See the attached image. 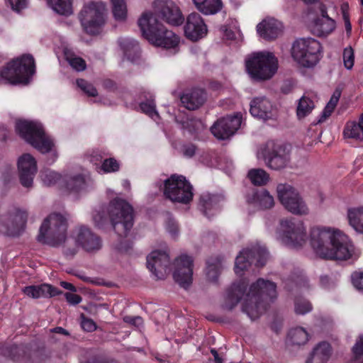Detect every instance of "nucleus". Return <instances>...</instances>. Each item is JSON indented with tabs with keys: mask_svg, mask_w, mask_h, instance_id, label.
Wrapping results in <instances>:
<instances>
[{
	"mask_svg": "<svg viewBox=\"0 0 363 363\" xmlns=\"http://www.w3.org/2000/svg\"><path fill=\"white\" fill-rule=\"evenodd\" d=\"M222 270V264L218 259H209L207 262L206 277L210 281L216 282Z\"/></svg>",
	"mask_w": 363,
	"mask_h": 363,
	"instance_id": "ea45409f",
	"label": "nucleus"
},
{
	"mask_svg": "<svg viewBox=\"0 0 363 363\" xmlns=\"http://www.w3.org/2000/svg\"><path fill=\"white\" fill-rule=\"evenodd\" d=\"M123 321L126 323L139 326L143 324V318L140 316L125 315L123 317Z\"/></svg>",
	"mask_w": 363,
	"mask_h": 363,
	"instance_id": "13d9d810",
	"label": "nucleus"
},
{
	"mask_svg": "<svg viewBox=\"0 0 363 363\" xmlns=\"http://www.w3.org/2000/svg\"><path fill=\"white\" fill-rule=\"evenodd\" d=\"M173 273L174 281L182 288L188 289L193 281V259L187 255H182L174 262Z\"/></svg>",
	"mask_w": 363,
	"mask_h": 363,
	"instance_id": "f3484780",
	"label": "nucleus"
},
{
	"mask_svg": "<svg viewBox=\"0 0 363 363\" xmlns=\"http://www.w3.org/2000/svg\"><path fill=\"white\" fill-rule=\"evenodd\" d=\"M207 33V28L200 14L191 13L186 18L184 26L186 37L191 40L196 41L204 37Z\"/></svg>",
	"mask_w": 363,
	"mask_h": 363,
	"instance_id": "4be33fe9",
	"label": "nucleus"
},
{
	"mask_svg": "<svg viewBox=\"0 0 363 363\" xmlns=\"http://www.w3.org/2000/svg\"><path fill=\"white\" fill-rule=\"evenodd\" d=\"M277 68V59L269 52H253L245 59L246 71L255 81L260 82L271 79Z\"/></svg>",
	"mask_w": 363,
	"mask_h": 363,
	"instance_id": "423d86ee",
	"label": "nucleus"
},
{
	"mask_svg": "<svg viewBox=\"0 0 363 363\" xmlns=\"http://www.w3.org/2000/svg\"><path fill=\"white\" fill-rule=\"evenodd\" d=\"M340 95L341 92L339 90H335L326 106L333 109H335Z\"/></svg>",
	"mask_w": 363,
	"mask_h": 363,
	"instance_id": "680f3d73",
	"label": "nucleus"
},
{
	"mask_svg": "<svg viewBox=\"0 0 363 363\" xmlns=\"http://www.w3.org/2000/svg\"><path fill=\"white\" fill-rule=\"evenodd\" d=\"M284 242L291 247H302L306 242V230L302 221L286 218L280 221Z\"/></svg>",
	"mask_w": 363,
	"mask_h": 363,
	"instance_id": "4468645a",
	"label": "nucleus"
},
{
	"mask_svg": "<svg viewBox=\"0 0 363 363\" xmlns=\"http://www.w3.org/2000/svg\"><path fill=\"white\" fill-rule=\"evenodd\" d=\"M16 130L28 143L43 154L51 152L50 164L53 163L58 157L53 140L45 133L40 123L26 120H18L16 122Z\"/></svg>",
	"mask_w": 363,
	"mask_h": 363,
	"instance_id": "39448f33",
	"label": "nucleus"
},
{
	"mask_svg": "<svg viewBox=\"0 0 363 363\" xmlns=\"http://www.w3.org/2000/svg\"><path fill=\"white\" fill-rule=\"evenodd\" d=\"M19 180L21 184L30 189L33 184V179L37 172V164L35 158L30 154H24L18 162Z\"/></svg>",
	"mask_w": 363,
	"mask_h": 363,
	"instance_id": "412c9836",
	"label": "nucleus"
},
{
	"mask_svg": "<svg viewBox=\"0 0 363 363\" xmlns=\"http://www.w3.org/2000/svg\"><path fill=\"white\" fill-rule=\"evenodd\" d=\"M289 335L294 345H304L308 340V334L307 331L301 327H298L291 330Z\"/></svg>",
	"mask_w": 363,
	"mask_h": 363,
	"instance_id": "a19ab883",
	"label": "nucleus"
},
{
	"mask_svg": "<svg viewBox=\"0 0 363 363\" xmlns=\"http://www.w3.org/2000/svg\"><path fill=\"white\" fill-rule=\"evenodd\" d=\"M48 2L60 15L69 16L73 13L72 0H48Z\"/></svg>",
	"mask_w": 363,
	"mask_h": 363,
	"instance_id": "e433bc0d",
	"label": "nucleus"
},
{
	"mask_svg": "<svg viewBox=\"0 0 363 363\" xmlns=\"http://www.w3.org/2000/svg\"><path fill=\"white\" fill-rule=\"evenodd\" d=\"M172 26H179L184 22L179 8L171 0H156L154 11L145 12L138 21L143 36L157 47L175 48L179 43V37L165 28L157 17Z\"/></svg>",
	"mask_w": 363,
	"mask_h": 363,
	"instance_id": "f03ea898",
	"label": "nucleus"
},
{
	"mask_svg": "<svg viewBox=\"0 0 363 363\" xmlns=\"http://www.w3.org/2000/svg\"><path fill=\"white\" fill-rule=\"evenodd\" d=\"M23 292L33 298L52 297L62 293L59 289L48 284L26 286Z\"/></svg>",
	"mask_w": 363,
	"mask_h": 363,
	"instance_id": "bb28decb",
	"label": "nucleus"
},
{
	"mask_svg": "<svg viewBox=\"0 0 363 363\" xmlns=\"http://www.w3.org/2000/svg\"><path fill=\"white\" fill-rule=\"evenodd\" d=\"M220 198L216 195H211L209 194H203L201 196L199 201V207L201 211L205 214L208 215V211L212 209H217L218 208V203Z\"/></svg>",
	"mask_w": 363,
	"mask_h": 363,
	"instance_id": "f704fd0d",
	"label": "nucleus"
},
{
	"mask_svg": "<svg viewBox=\"0 0 363 363\" xmlns=\"http://www.w3.org/2000/svg\"><path fill=\"white\" fill-rule=\"evenodd\" d=\"M28 213L16 208L0 216V232L10 236H18L24 230Z\"/></svg>",
	"mask_w": 363,
	"mask_h": 363,
	"instance_id": "dca6fc26",
	"label": "nucleus"
},
{
	"mask_svg": "<svg viewBox=\"0 0 363 363\" xmlns=\"http://www.w3.org/2000/svg\"><path fill=\"white\" fill-rule=\"evenodd\" d=\"M65 296L67 302L70 304L77 305L82 301V297L78 294L67 292Z\"/></svg>",
	"mask_w": 363,
	"mask_h": 363,
	"instance_id": "bf43d9fd",
	"label": "nucleus"
},
{
	"mask_svg": "<svg viewBox=\"0 0 363 363\" xmlns=\"http://www.w3.org/2000/svg\"><path fill=\"white\" fill-rule=\"evenodd\" d=\"M67 230L66 218L60 213H51L42 223L38 240L52 247L63 244V253L70 257L77 253L79 246L89 253H95L101 249V239L89 228L82 226L69 238L66 235Z\"/></svg>",
	"mask_w": 363,
	"mask_h": 363,
	"instance_id": "f257e3e1",
	"label": "nucleus"
},
{
	"mask_svg": "<svg viewBox=\"0 0 363 363\" xmlns=\"http://www.w3.org/2000/svg\"><path fill=\"white\" fill-rule=\"evenodd\" d=\"M257 31L263 39L272 40L281 33V24L274 18H266L257 26Z\"/></svg>",
	"mask_w": 363,
	"mask_h": 363,
	"instance_id": "393cba45",
	"label": "nucleus"
},
{
	"mask_svg": "<svg viewBox=\"0 0 363 363\" xmlns=\"http://www.w3.org/2000/svg\"><path fill=\"white\" fill-rule=\"evenodd\" d=\"M242 116L239 113L218 120L211 128L212 134L219 140H226L238 130L241 125Z\"/></svg>",
	"mask_w": 363,
	"mask_h": 363,
	"instance_id": "6ab92c4d",
	"label": "nucleus"
},
{
	"mask_svg": "<svg viewBox=\"0 0 363 363\" xmlns=\"http://www.w3.org/2000/svg\"><path fill=\"white\" fill-rule=\"evenodd\" d=\"M166 228L172 237L176 238L179 234V227L174 219L169 218L166 222Z\"/></svg>",
	"mask_w": 363,
	"mask_h": 363,
	"instance_id": "864d4df0",
	"label": "nucleus"
},
{
	"mask_svg": "<svg viewBox=\"0 0 363 363\" xmlns=\"http://www.w3.org/2000/svg\"><path fill=\"white\" fill-rule=\"evenodd\" d=\"M333 110L334 109L326 106L325 107L324 110L323 111L322 114L318 121V123H323V121H325L331 115Z\"/></svg>",
	"mask_w": 363,
	"mask_h": 363,
	"instance_id": "0e129e2a",
	"label": "nucleus"
},
{
	"mask_svg": "<svg viewBox=\"0 0 363 363\" xmlns=\"http://www.w3.org/2000/svg\"><path fill=\"white\" fill-rule=\"evenodd\" d=\"M275 283L258 279L243 298L242 309L252 320L258 318L277 297Z\"/></svg>",
	"mask_w": 363,
	"mask_h": 363,
	"instance_id": "20e7f679",
	"label": "nucleus"
},
{
	"mask_svg": "<svg viewBox=\"0 0 363 363\" xmlns=\"http://www.w3.org/2000/svg\"><path fill=\"white\" fill-rule=\"evenodd\" d=\"M317 15L313 19L312 32L318 36L327 35L332 33L336 26L335 21L330 18L327 13L326 6L319 4L311 9Z\"/></svg>",
	"mask_w": 363,
	"mask_h": 363,
	"instance_id": "a211bd4d",
	"label": "nucleus"
},
{
	"mask_svg": "<svg viewBox=\"0 0 363 363\" xmlns=\"http://www.w3.org/2000/svg\"><path fill=\"white\" fill-rule=\"evenodd\" d=\"M93 220L96 225L101 227L105 223L106 216L104 211H96L93 215Z\"/></svg>",
	"mask_w": 363,
	"mask_h": 363,
	"instance_id": "4d7b16f0",
	"label": "nucleus"
},
{
	"mask_svg": "<svg viewBox=\"0 0 363 363\" xmlns=\"http://www.w3.org/2000/svg\"><path fill=\"white\" fill-rule=\"evenodd\" d=\"M11 9L17 13L26 9L28 5V0H7Z\"/></svg>",
	"mask_w": 363,
	"mask_h": 363,
	"instance_id": "603ef678",
	"label": "nucleus"
},
{
	"mask_svg": "<svg viewBox=\"0 0 363 363\" xmlns=\"http://www.w3.org/2000/svg\"><path fill=\"white\" fill-rule=\"evenodd\" d=\"M119 168V163L112 157L104 160L100 167V169L105 173L118 172Z\"/></svg>",
	"mask_w": 363,
	"mask_h": 363,
	"instance_id": "49530a36",
	"label": "nucleus"
},
{
	"mask_svg": "<svg viewBox=\"0 0 363 363\" xmlns=\"http://www.w3.org/2000/svg\"><path fill=\"white\" fill-rule=\"evenodd\" d=\"M313 307L309 301L303 298L297 297L294 301V311L298 315H305L311 311Z\"/></svg>",
	"mask_w": 363,
	"mask_h": 363,
	"instance_id": "c03bdc74",
	"label": "nucleus"
},
{
	"mask_svg": "<svg viewBox=\"0 0 363 363\" xmlns=\"http://www.w3.org/2000/svg\"><path fill=\"white\" fill-rule=\"evenodd\" d=\"M65 182L67 189L73 191H79L85 186L84 177L80 174L66 175Z\"/></svg>",
	"mask_w": 363,
	"mask_h": 363,
	"instance_id": "58836bf2",
	"label": "nucleus"
},
{
	"mask_svg": "<svg viewBox=\"0 0 363 363\" xmlns=\"http://www.w3.org/2000/svg\"><path fill=\"white\" fill-rule=\"evenodd\" d=\"M60 286L64 289L69 290L73 292H75L77 291L76 287L74 285L66 281H61Z\"/></svg>",
	"mask_w": 363,
	"mask_h": 363,
	"instance_id": "338daca9",
	"label": "nucleus"
},
{
	"mask_svg": "<svg viewBox=\"0 0 363 363\" xmlns=\"http://www.w3.org/2000/svg\"><path fill=\"white\" fill-rule=\"evenodd\" d=\"M250 112L255 118L267 121L275 118V110L266 97H256L250 102Z\"/></svg>",
	"mask_w": 363,
	"mask_h": 363,
	"instance_id": "5701e85b",
	"label": "nucleus"
},
{
	"mask_svg": "<svg viewBox=\"0 0 363 363\" xmlns=\"http://www.w3.org/2000/svg\"><path fill=\"white\" fill-rule=\"evenodd\" d=\"M106 11L102 2L85 4L78 15L82 30L90 35L99 34L106 23Z\"/></svg>",
	"mask_w": 363,
	"mask_h": 363,
	"instance_id": "1a4fd4ad",
	"label": "nucleus"
},
{
	"mask_svg": "<svg viewBox=\"0 0 363 363\" xmlns=\"http://www.w3.org/2000/svg\"><path fill=\"white\" fill-rule=\"evenodd\" d=\"M268 259V252L264 247L256 245L251 248L243 250L236 257L235 271L241 273L255 262L257 267H263Z\"/></svg>",
	"mask_w": 363,
	"mask_h": 363,
	"instance_id": "2eb2a0df",
	"label": "nucleus"
},
{
	"mask_svg": "<svg viewBox=\"0 0 363 363\" xmlns=\"http://www.w3.org/2000/svg\"><path fill=\"white\" fill-rule=\"evenodd\" d=\"M184 106L189 110H196L206 100V93L202 89H193L180 96Z\"/></svg>",
	"mask_w": 363,
	"mask_h": 363,
	"instance_id": "a878e982",
	"label": "nucleus"
},
{
	"mask_svg": "<svg viewBox=\"0 0 363 363\" xmlns=\"http://www.w3.org/2000/svg\"><path fill=\"white\" fill-rule=\"evenodd\" d=\"M193 187L185 177L172 174L164 182L163 193L172 202L189 203L193 199Z\"/></svg>",
	"mask_w": 363,
	"mask_h": 363,
	"instance_id": "f8f14e48",
	"label": "nucleus"
},
{
	"mask_svg": "<svg viewBox=\"0 0 363 363\" xmlns=\"http://www.w3.org/2000/svg\"><path fill=\"white\" fill-rule=\"evenodd\" d=\"M118 43L128 60L133 62L139 58L140 48L137 41L128 38H120Z\"/></svg>",
	"mask_w": 363,
	"mask_h": 363,
	"instance_id": "cd10ccee",
	"label": "nucleus"
},
{
	"mask_svg": "<svg viewBox=\"0 0 363 363\" xmlns=\"http://www.w3.org/2000/svg\"><path fill=\"white\" fill-rule=\"evenodd\" d=\"M322 46L319 41L312 38H300L291 46V56L301 66L313 67L320 60Z\"/></svg>",
	"mask_w": 363,
	"mask_h": 363,
	"instance_id": "9d476101",
	"label": "nucleus"
},
{
	"mask_svg": "<svg viewBox=\"0 0 363 363\" xmlns=\"http://www.w3.org/2000/svg\"><path fill=\"white\" fill-rule=\"evenodd\" d=\"M258 159H262L270 169L280 170L284 169L290 162V152L286 147L274 140H268L262 145L257 152Z\"/></svg>",
	"mask_w": 363,
	"mask_h": 363,
	"instance_id": "9b49d317",
	"label": "nucleus"
},
{
	"mask_svg": "<svg viewBox=\"0 0 363 363\" xmlns=\"http://www.w3.org/2000/svg\"><path fill=\"white\" fill-rule=\"evenodd\" d=\"M196 152V146L193 144L185 145L182 147V152L184 156L191 157Z\"/></svg>",
	"mask_w": 363,
	"mask_h": 363,
	"instance_id": "e2e57ef3",
	"label": "nucleus"
},
{
	"mask_svg": "<svg viewBox=\"0 0 363 363\" xmlns=\"http://www.w3.org/2000/svg\"><path fill=\"white\" fill-rule=\"evenodd\" d=\"M102 156L97 152H94L90 156V162L97 165L98 162H101L102 160Z\"/></svg>",
	"mask_w": 363,
	"mask_h": 363,
	"instance_id": "69168bd1",
	"label": "nucleus"
},
{
	"mask_svg": "<svg viewBox=\"0 0 363 363\" xmlns=\"http://www.w3.org/2000/svg\"><path fill=\"white\" fill-rule=\"evenodd\" d=\"M311 245L321 258L347 260L354 253V247L349 238L340 230L314 227L311 230Z\"/></svg>",
	"mask_w": 363,
	"mask_h": 363,
	"instance_id": "7ed1b4c3",
	"label": "nucleus"
},
{
	"mask_svg": "<svg viewBox=\"0 0 363 363\" xmlns=\"http://www.w3.org/2000/svg\"><path fill=\"white\" fill-rule=\"evenodd\" d=\"M40 177L43 183L48 186L55 185L61 179L60 174L50 169L42 171Z\"/></svg>",
	"mask_w": 363,
	"mask_h": 363,
	"instance_id": "a18cd8bd",
	"label": "nucleus"
},
{
	"mask_svg": "<svg viewBox=\"0 0 363 363\" xmlns=\"http://www.w3.org/2000/svg\"><path fill=\"white\" fill-rule=\"evenodd\" d=\"M252 201L262 209H269L274 206V197L266 189H260L254 192Z\"/></svg>",
	"mask_w": 363,
	"mask_h": 363,
	"instance_id": "7c9ffc66",
	"label": "nucleus"
},
{
	"mask_svg": "<svg viewBox=\"0 0 363 363\" xmlns=\"http://www.w3.org/2000/svg\"><path fill=\"white\" fill-rule=\"evenodd\" d=\"M352 284L359 291H363V272H354L352 274Z\"/></svg>",
	"mask_w": 363,
	"mask_h": 363,
	"instance_id": "5fc2aeb1",
	"label": "nucleus"
},
{
	"mask_svg": "<svg viewBox=\"0 0 363 363\" xmlns=\"http://www.w3.org/2000/svg\"><path fill=\"white\" fill-rule=\"evenodd\" d=\"M1 353L4 356L10 358L14 362H25L27 359L24 357H21L26 354V347L23 345H9L1 348Z\"/></svg>",
	"mask_w": 363,
	"mask_h": 363,
	"instance_id": "473e14b6",
	"label": "nucleus"
},
{
	"mask_svg": "<svg viewBox=\"0 0 363 363\" xmlns=\"http://www.w3.org/2000/svg\"><path fill=\"white\" fill-rule=\"evenodd\" d=\"M113 14L116 20L124 21L127 16V9L125 0H111Z\"/></svg>",
	"mask_w": 363,
	"mask_h": 363,
	"instance_id": "79ce46f5",
	"label": "nucleus"
},
{
	"mask_svg": "<svg viewBox=\"0 0 363 363\" xmlns=\"http://www.w3.org/2000/svg\"><path fill=\"white\" fill-rule=\"evenodd\" d=\"M344 135L346 138L361 139L363 138V130L359 123H348L344 130Z\"/></svg>",
	"mask_w": 363,
	"mask_h": 363,
	"instance_id": "37998d69",
	"label": "nucleus"
},
{
	"mask_svg": "<svg viewBox=\"0 0 363 363\" xmlns=\"http://www.w3.org/2000/svg\"><path fill=\"white\" fill-rule=\"evenodd\" d=\"M354 55L351 47L345 48L343 51V62L346 69H351L354 65Z\"/></svg>",
	"mask_w": 363,
	"mask_h": 363,
	"instance_id": "3c124183",
	"label": "nucleus"
},
{
	"mask_svg": "<svg viewBox=\"0 0 363 363\" xmlns=\"http://www.w3.org/2000/svg\"><path fill=\"white\" fill-rule=\"evenodd\" d=\"M177 122L181 125L183 130H186L191 135H197L205 129V125L201 120L195 118H186Z\"/></svg>",
	"mask_w": 363,
	"mask_h": 363,
	"instance_id": "2f4dec72",
	"label": "nucleus"
},
{
	"mask_svg": "<svg viewBox=\"0 0 363 363\" xmlns=\"http://www.w3.org/2000/svg\"><path fill=\"white\" fill-rule=\"evenodd\" d=\"M140 109L143 113L153 117V116H157V112L155 110V104L153 99H147L146 101L141 102L140 104Z\"/></svg>",
	"mask_w": 363,
	"mask_h": 363,
	"instance_id": "8fccbe9b",
	"label": "nucleus"
},
{
	"mask_svg": "<svg viewBox=\"0 0 363 363\" xmlns=\"http://www.w3.org/2000/svg\"><path fill=\"white\" fill-rule=\"evenodd\" d=\"M82 328L86 332H93L96 329V325L89 318H86L82 315V320L81 323Z\"/></svg>",
	"mask_w": 363,
	"mask_h": 363,
	"instance_id": "6e6d98bb",
	"label": "nucleus"
},
{
	"mask_svg": "<svg viewBox=\"0 0 363 363\" xmlns=\"http://www.w3.org/2000/svg\"><path fill=\"white\" fill-rule=\"evenodd\" d=\"M108 212L115 233L121 238H126L134 225L132 206L126 201L117 198L110 202Z\"/></svg>",
	"mask_w": 363,
	"mask_h": 363,
	"instance_id": "0eeeda50",
	"label": "nucleus"
},
{
	"mask_svg": "<svg viewBox=\"0 0 363 363\" xmlns=\"http://www.w3.org/2000/svg\"><path fill=\"white\" fill-rule=\"evenodd\" d=\"M34 73V58L30 55H25L11 61L0 69V78L12 84H26Z\"/></svg>",
	"mask_w": 363,
	"mask_h": 363,
	"instance_id": "6e6552de",
	"label": "nucleus"
},
{
	"mask_svg": "<svg viewBox=\"0 0 363 363\" xmlns=\"http://www.w3.org/2000/svg\"><path fill=\"white\" fill-rule=\"evenodd\" d=\"M196 8L206 15L215 14L222 9L221 0H193Z\"/></svg>",
	"mask_w": 363,
	"mask_h": 363,
	"instance_id": "c756f323",
	"label": "nucleus"
},
{
	"mask_svg": "<svg viewBox=\"0 0 363 363\" xmlns=\"http://www.w3.org/2000/svg\"><path fill=\"white\" fill-rule=\"evenodd\" d=\"M347 217L350 225L357 232L363 233V207L349 210Z\"/></svg>",
	"mask_w": 363,
	"mask_h": 363,
	"instance_id": "72a5a7b5",
	"label": "nucleus"
},
{
	"mask_svg": "<svg viewBox=\"0 0 363 363\" xmlns=\"http://www.w3.org/2000/svg\"><path fill=\"white\" fill-rule=\"evenodd\" d=\"M66 59L71 67L77 71H83L86 69V62L82 57L69 56L66 53Z\"/></svg>",
	"mask_w": 363,
	"mask_h": 363,
	"instance_id": "de8ad7c7",
	"label": "nucleus"
},
{
	"mask_svg": "<svg viewBox=\"0 0 363 363\" xmlns=\"http://www.w3.org/2000/svg\"><path fill=\"white\" fill-rule=\"evenodd\" d=\"M77 86L88 96H96L98 94L96 89L90 83L83 79L77 80Z\"/></svg>",
	"mask_w": 363,
	"mask_h": 363,
	"instance_id": "09e8293b",
	"label": "nucleus"
},
{
	"mask_svg": "<svg viewBox=\"0 0 363 363\" xmlns=\"http://www.w3.org/2000/svg\"><path fill=\"white\" fill-rule=\"evenodd\" d=\"M278 199L284 207L295 215H307L308 208L298 191L289 184L277 186Z\"/></svg>",
	"mask_w": 363,
	"mask_h": 363,
	"instance_id": "ddd939ff",
	"label": "nucleus"
},
{
	"mask_svg": "<svg viewBox=\"0 0 363 363\" xmlns=\"http://www.w3.org/2000/svg\"><path fill=\"white\" fill-rule=\"evenodd\" d=\"M352 351L356 356L363 354V335L359 336V340L356 342L352 347Z\"/></svg>",
	"mask_w": 363,
	"mask_h": 363,
	"instance_id": "052dcab7",
	"label": "nucleus"
},
{
	"mask_svg": "<svg viewBox=\"0 0 363 363\" xmlns=\"http://www.w3.org/2000/svg\"><path fill=\"white\" fill-rule=\"evenodd\" d=\"M247 177L255 186H264L269 180V174L262 169H252L248 172Z\"/></svg>",
	"mask_w": 363,
	"mask_h": 363,
	"instance_id": "4c0bfd02",
	"label": "nucleus"
},
{
	"mask_svg": "<svg viewBox=\"0 0 363 363\" xmlns=\"http://www.w3.org/2000/svg\"><path fill=\"white\" fill-rule=\"evenodd\" d=\"M169 255L161 250L152 252L147 257V267L157 279H163L169 273Z\"/></svg>",
	"mask_w": 363,
	"mask_h": 363,
	"instance_id": "aec40b11",
	"label": "nucleus"
},
{
	"mask_svg": "<svg viewBox=\"0 0 363 363\" xmlns=\"http://www.w3.org/2000/svg\"><path fill=\"white\" fill-rule=\"evenodd\" d=\"M315 108L314 102L306 96H303L299 100L296 108V116L301 120L309 115Z\"/></svg>",
	"mask_w": 363,
	"mask_h": 363,
	"instance_id": "c9c22d12",
	"label": "nucleus"
},
{
	"mask_svg": "<svg viewBox=\"0 0 363 363\" xmlns=\"http://www.w3.org/2000/svg\"><path fill=\"white\" fill-rule=\"evenodd\" d=\"M331 354V347L326 342H320L313 350L306 363H312L313 359L319 363L327 361Z\"/></svg>",
	"mask_w": 363,
	"mask_h": 363,
	"instance_id": "c85d7f7f",
	"label": "nucleus"
},
{
	"mask_svg": "<svg viewBox=\"0 0 363 363\" xmlns=\"http://www.w3.org/2000/svg\"><path fill=\"white\" fill-rule=\"evenodd\" d=\"M211 353L212 354V355L214 357L215 363H223V359L219 356V354L216 349H213V348L211 349Z\"/></svg>",
	"mask_w": 363,
	"mask_h": 363,
	"instance_id": "774afa93",
	"label": "nucleus"
},
{
	"mask_svg": "<svg viewBox=\"0 0 363 363\" xmlns=\"http://www.w3.org/2000/svg\"><path fill=\"white\" fill-rule=\"evenodd\" d=\"M247 284L242 280L233 283L227 290L223 307L227 310H232L245 295Z\"/></svg>",
	"mask_w": 363,
	"mask_h": 363,
	"instance_id": "b1692460",
	"label": "nucleus"
}]
</instances>
